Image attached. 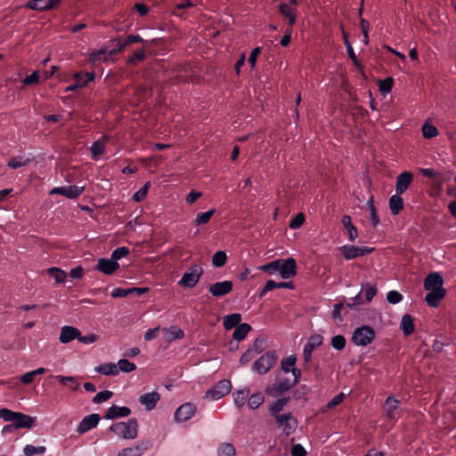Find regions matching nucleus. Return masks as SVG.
<instances>
[{
    "instance_id": "obj_1",
    "label": "nucleus",
    "mask_w": 456,
    "mask_h": 456,
    "mask_svg": "<svg viewBox=\"0 0 456 456\" xmlns=\"http://www.w3.org/2000/svg\"><path fill=\"white\" fill-rule=\"evenodd\" d=\"M142 38L139 36L129 35L126 38L122 39L120 37L113 38L110 40V44L116 46L113 49L108 51L107 47L96 51L90 55L91 61H96L101 59V55H105L109 53L110 55L116 54L118 52H121L126 45L141 42Z\"/></svg>"
},
{
    "instance_id": "obj_2",
    "label": "nucleus",
    "mask_w": 456,
    "mask_h": 456,
    "mask_svg": "<svg viewBox=\"0 0 456 456\" xmlns=\"http://www.w3.org/2000/svg\"><path fill=\"white\" fill-rule=\"evenodd\" d=\"M109 429L123 439H134L138 436V421L135 418H131L127 421L113 423Z\"/></svg>"
},
{
    "instance_id": "obj_3",
    "label": "nucleus",
    "mask_w": 456,
    "mask_h": 456,
    "mask_svg": "<svg viewBox=\"0 0 456 456\" xmlns=\"http://www.w3.org/2000/svg\"><path fill=\"white\" fill-rule=\"evenodd\" d=\"M277 360L276 352L268 351L254 362L252 370L259 375H265L275 365Z\"/></svg>"
},
{
    "instance_id": "obj_4",
    "label": "nucleus",
    "mask_w": 456,
    "mask_h": 456,
    "mask_svg": "<svg viewBox=\"0 0 456 456\" xmlns=\"http://www.w3.org/2000/svg\"><path fill=\"white\" fill-rule=\"evenodd\" d=\"M203 268L199 265H194L188 268V270L183 274L181 280L178 281V285L183 288H194L199 282L200 277L203 274Z\"/></svg>"
},
{
    "instance_id": "obj_5",
    "label": "nucleus",
    "mask_w": 456,
    "mask_h": 456,
    "mask_svg": "<svg viewBox=\"0 0 456 456\" xmlns=\"http://www.w3.org/2000/svg\"><path fill=\"white\" fill-rule=\"evenodd\" d=\"M322 344V337L321 335L311 336L303 349L304 370L309 371L312 367V355L319 346Z\"/></svg>"
},
{
    "instance_id": "obj_6",
    "label": "nucleus",
    "mask_w": 456,
    "mask_h": 456,
    "mask_svg": "<svg viewBox=\"0 0 456 456\" xmlns=\"http://www.w3.org/2000/svg\"><path fill=\"white\" fill-rule=\"evenodd\" d=\"M375 338V331L370 326L363 325L354 330L352 336V341L356 346H367L370 344Z\"/></svg>"
},
{
    "instance_id": "obj_7",
    "label": "nucleus",
    "mask_w": 456,
    "mask_h": 456,
    "mask_svg": "<svg viewBox=\"0 0 456 456\" xmlns=\"http://www.w3.org/2000/svg\"><path fill=\"white\" fill-rule=\"evenodd\" d=\"M231 389V381L228 379H222L218 383H216L213 388L208 389L206 392L205 397L209 398L213 401H217L224 397V395H228Z\"/></svg>"
},
{
    "instance_id": "obj_8",
    "label": "nucleus",
    "mask_w": 456,
    "mask_h": 456,
    "mask_svg": "<svg viewBox=\"0 0 456 456\" xmlns=\"http://www.w3.org/2000/svg\"><path fill=\"white\" fill-rule=\"evenodd\" d=\"M400 403L401 402L393 395L387 397L383 410L388 419L395 421L399 419L401 415Z\"/></svg>"
},
{
    "instance_id": "obj_9",
    "label": "nucleus",
    "mask_w": 456,
    "mask_h": 456,
    "mask_svg": "<svg viewBox=\"0 0 456 456\" xmlns=\"http://www.w3.org/2000/svg\"><path fill=\"white\" fill-rule=\"evenodd\" d=\"M275 419L278 426L282 428L287 436L294 432L298 424L297 419L290 412L277 415Z\"/></svg>"
},
{
    "instance_id": "obj_10",
    "label": "nucleus",
    "mask_w": 456,
    "mask_h": 456,
    "mask_svg": "<svg viewBox=\"0 0 456 456\" xmlns=\"http://www.w3.org/2000/svg\"><path fill=\"white\" fill-rule=\"evenodd\" d=\"M279 273L282 279H291L297 274V263L293 257L280 259Z\"/></svg>"
},
{
    "instance_id": "obj_11",
    "label": "nucleus",
    "mask_w": 456,
    "mask_h": 456,
    "mask_svg": "<svg viewBox=\"0 0 456 456\" xmlns=\"http://www.w3.org/2000/svg\"><path fill=\"white\" fill-rule=\"evenodd\" d=\"M413 180L411 172L405 171L400 174L396 178V195L392 196L389 200H402L400 195L403 193Z\"/></svg>"
},
{
    "instance_id": "obj_12",
    "label": "nucleus",
    "mask_w": 456,
    "mask_h": 456,
    "mask_svg": "<svg viewBox=\"0 0 456 456\" xmlns=\"http://www.w3.org/2000/svg\"><path fill=\"white\" fill-rule=\"evenodd\" d=\"M372 250L373 248L368 247H356L352 245H345L340 248L342 255L347 260H351L358 256H364L368 253H370Z\"/></svg>"
},
{
    "instance_id": "obj_13",
    "label": "nucleus",
    "mask_w": 456,
    "mask_h": 456,
    "mask_svg": "<svg viewBox=\"0 0 456 456\" xmlns=\"http://www.w3.org/2000/svg\"><path fill=\"white\" fill-rule=\"evenodd\" d=\"M233 283L231 281H217L208 288L209 292L215 297H222L232 291Z\"/></svg>"
},
{
    "instance_id": "obj_14",
    "label": "nucleus",
    "mask_w": 456,
    "mask_h": 456,
    "mask_svg": "<svg viewBox=\"0 0 456 456\" xmlns=\"http://www.w3.org/2000/svg\"><path fill=\"white\" fill-rule=\"evenodd\" d=\"M196 412V406L193 403H186L182 404L175 412V419L177 422L189 420Z\"/></svg>"
},
{
    "instance_id": "obj_15",
    "label": "nucleus",
    "mask_w": 456,
    "mask_h": 456,
    "mask_svg": "<svg viewBox=\"0 0 456 456\" xmlns=\"http://www.w3.org/2000/svg\"><path fill=\"white\" fill-rule=\"evenodd\" d=\"M100 421V416L97 413H92L90 415L86 416L80 421L79 425L77 428V432L80 435L85 434L91 430L92 428L97 427Z\"/></svg>"
},
{
    "instance_id": "obj_16",
    "label": "nucleus",
    "mask_w": 456,
    "mask_h": 456,
    "mask_svg": "<svg viewBox=\"0 0 456 456\" xmlns=\"http://www.w3.org/2000/svg\"><path fill=\"white\" fill-rule=\"evenodd\" d=\"M443 285L444 278L438 273H431L428 274L424 280V289L428 291L435 289H444Z\"/></svg>"
},
{
    "instance_id": "obj_17",
    "label": "nucleus",
    "mask_w": 456,
    "mask_h": 456,
    "mask_svg": "<svg viewBox=\"0 0 456 456\" xmlns=\"http://www.w3.org/2000/svg\"><path fill=\"white\" fill-rule=\"evenodd\" d=\"M61 0H29L25 6L30 10L47 11L56 7Z\"/></svg>"
},
{
    "instance_id": "obj_18",
    "label": "nucleus",
    "mask_w": 456,
    "mask_h": 456,
    "mask_svg": "<svg viewBox=\"0 0 456 456\" xmlns=\"http://www.w3.org/2000/svg\"><path fill=\"white\" fill-rule=\"evenodd\" d=\"M119 268V264L114 261L111 257L109 258H99L96 270L106 274L111 275Z\"/></svg>"
},
{
    "instance_id": "obj_19",
    "label": "nucleus",
    "mask_w": 456,
    "mask_h": 456,
    "mask_svg": "<svg viewBox=\"0 0 456 456\" xmlns=\"http://www.w3.org/2000/svg\"><path fill=\"white\" fill-rule=\"evenodd\" d=\"M131 414L130 408L126 406L111 405L105 412L104 418L107 419H116L127 417Z\"/></svg>"
},
{
    "instance_id": "obj_20",
    "label": "nucleus",
    "mask_w": 456,
    "mask_h": 456,
    "mask_svg": "<svg viewBox=\"0 0 456 456\" xmlns=\"http://www.w3.org/2000/svg\"><path fill=\"white\" fill-rule=\"evenodd\" d=\"M84 190V187H78L76 185H69L68 187L54 188L51 191V194H61L63 197L69 199H75L78 197Z\"/></svg>"
},
{
    "instance_id": "obj_21",
    "label": "nucleus",
    "mask_w": 456,
    "mask_h": 456,
    "mask_svg": "<svg viewBox=\"0 0 456 456\" xmlns=\"http://www.w3.org/2000/svg\"><path fill=\"white\" fill-rule=\"evenodd\" d=\"M159 400L160 395L157 391L143 394L139 397L140 403L144 405L147 411L155 409Z\"/></svg>"
},
{
    "instance_id": "obj_22",
    "label": "nucleus",
    "mask_w": 456,
    "mask_h": 456,
    "mask_svg": "<svg viewBox=\"0 0 456 456\" xmlns=\"http://www.w3.org/2000/svg\"><path fill=\"white\" fill-rule=\"evenodd\" d=\"M79 336L80 330L77 328L72 326H64L61 330L60 341L63 344H67L75 338L78 339Z\"/></svg>"
},
{
    "instance_id": "obj_23",
    "label": "nucleus",
    "mask_w": 456,
    "mask_h": 456,
    "mask_svg": "<svg viewBox=\"0 0 456 456\" xmlns=\"http://www.w3.org/2000/svg\"><path fill=\"white\" fill-rule=\"evenodd\" d=\"M279 12L288 20L290 27L294 26L297 21V10L289 4L282 3L278 6Z\"/></svg>"
},
{
    "instance_id": "obj_24",
    "label": "nucleus",
    "mask_w": 456,
    "mask_h": 456,
    "mask_svg": "<svg viewBox=\"0 0 456 456\" xmlns=\"http://www.w3.org/2000/svg\"><path fill=\"white\" fill-rule=\"evenodd\" d=\"M429 292L425 297V301L431 307H437L441 300L445 297V289L428 290Z\"/></svg>"
},
{
    "instance_id": "obj_25",
    "label": "nucleus",
    "mask_w": 456,
    "mask_h": 456,
    "mask_svg": "<svg viewBox=\"0 0 456 456\" xmlns=\"http://www.w3.org/2000/svg\"><path fill=\"white\" fill-rule=\"evenodd\" d=\"M35 423V418L21 412H17V416L13 421V428L15 429L20 428H31Z\"/></svg>"
},
{
    "instance_id": "obj_26",
    "label": "nucleus",
    "mask_w": 456,
    "mask_h": 456,
    "mask_svg": "<svg viewBox=\"0 0 456 456\" xmlns=\"http://www.w3.org/2000/svg\"><path fill=\"white\" fill-rule=\"evenodd\" d=\"M341 224L345 230L346 231L348 240L350 241H354L358 237L357 228L352 223L351 216L348 215H344L341 218Z\"/></svg>"
},
{
    "instance_id": "obj_27",
    "label": "nucleus",
    "mask_w": 456,
    "mask_h": 456,
    "mask_svg": "<svg viewBox=\"0 0 456 456\" xmlns=\"http://www.w3.org/2000/svg\"><path fill=\"white\" fill-rule=\"evenodd\" d=\"M146 449L147 445H144V443H141L120 450L118 452V456H141Z\"/></svg>"
},
{
    "instance_id": "obj_28",
    "label": "nucleus",
    "mask_w": 456,
    "mask_h": 456,
    "mask_svg": "<svg viewBox=\"0 0 456 456\" xmlns=\"http://www.w3.org/2000/svg\"><path fill=\"white\" fill-rule=\"evenodd\" d=\"M75 79L77 80V83L73 86L67 87L66 91H72L77 87L86 86L88 82L94 79V74L88 72L85 74L77 73L75 75Z\"/></svg>"
},
{
    "instance_id": "obj_29",
    "label": "nucleus",
    "mask_w": 456,
    "mask_h": 456,
    "mask_svg": "<svg viewBox=\"0 0 456 456\" xmlns=\"http://www.w3.org/2000/svg\"><path fill=\"white\" fill-rule=\"evenodd\" d=\"M109 137L104 135L101 140L94 142L91 147L92 157L97 159L104 152L105 144Z\"/></svg>"
},
{
    "instance_id": "obj_30",
    "label": "nucleus",
    "mask_w": 456,
    "mask_h": 456,
    "mask_svg": "<svg viewBox=\"0 0 456 456\" xmlns=\"http://www.w3.org/2000/svg\"><path fill=\"white\" fill-rule=\"evenodd\" d=\"M240 321L241 314L239 313H234L224 316L223 324L224 329L229 330L239 326Z\"/></svg>"
},
{
    "instance_id": "obj_31",
    "label": "nucleus",
    "mask_w": 456,
    "mask_h": 456,
    "mask_svg": "<svg viewBox=\"0 0 456 456\" xmlns=\"http://www.w3.org/2000/svg\"><path fill=\"white\" fill-rule=\"evenodd\" d=\"M414 328L413 318L408 314H404L401 322V329L404 336L408 337L411 335L414 332Z\"/></svg>"
},
{
    "instance_id": "obj_32",
    "label": "nucleus",
    "mask_w": 456,
    "mask_h": 456,
    "mask_svg": "<svg viewBox=\"0 0 456 456\" xmlns=\"http://www.w3.org/2000/svg\"><path fill=\"white\" fill-rule=\"evenodd\" d=\"M295 385L292 383V381L289 379H284L277 383H274L273 385V390L276 392L278 395H282L289 390H290L291 387H293Z\"/></svg>"
},
{
    "instance_id": "obj_33",
    "label": "nucleus",
    "mask_w": 456,
    "mask_h": 456,
    "mask_svg": "<svg viewBox=\"0 0 456 456\" xmlns=\"http://www.w3.org/2000/svg\"><path fill=\"white\" fill-rule=\"evenodd\" d=\"M251 330V326L248 323H241L235 328L232 334V338L237 341L245 339L248 333Z\"/></svg>"
},
{
    "instance_id": "obj_34",
    "label": "nucleus",
    "mask_w": 456,
    "mask_h": 456,
    "mask_svg": "<svg viewBox=\"0 0 456 456\" xmlns=\"http://www.w3.org/2000/svg\"><path fill=\"white\" fill-rule=\"evenodd\" d=\"M166 332V340L171 342L175 339H180L184 337V332L182 329L177 326H171L168 329L165 330Z\"/></svg>"
},
{
    "instance_id": "obj_35",
    "label": "nucleus",
    "mask_w": 456,
    "mask_h": 456,
    "mask_svg": "<svg viewBox=\"0 0 456 456\" xmlns=\"http://www.w3.org/2000/svg\"><path fill=\"white\" fill-rule=\"evenodd\" d=\"M54 379H56L61 384L64 386H68L69 384V387L71 390L76 391L79 388L80 383L77 380L75 377L72 376H61V375H56L54 376Z\"/></svg>"
},
{
    "instance_id": "obj_36",
    "label": "nucleus",
    "mask_w": 456,
    "mask_h": 456,
    "mask_svg": "<svg viewBox=\"0 0 456 456\" xmlns=\"http://www.w3.org/2000/svg\"><path fill=\"white\" fill-rule=\"evenodd\" d=\"M249 392H250L249 388L246 387V388L238 390L233 394L234 403L238 408L240 409L245 405L247 398L249 395Z\"/></svg>"
},
{
    "instance_id": "obj_37",
    "label": "nucleus",
    "mask_w": 456,
    "mask_h": 456,
    "mask_svg": "<svg viewBox=\"0 0 456 456\" xmlns=\"http://www.w3.org/2000/svg\"><path fill=\"white\" fill-rule=\"evenodd\" d=\"M97 371L106 376H116L118 374L117 364L112 362L102 363L97 368Z\"/></svg>"
},
{
    "instance_id": "obj_38",
    "label": "nucleus",
    "mask_w": 456,
    "mask_h": 456,
    "mask_svg": "<svg viewBox=\"0 0 456 456\" xmlns=\"http://www.w3.org/2000/svg\"><path fill=\"white\" fill-rule=\"evenodd\" d=\"M47 273L52 276L57 283H63L67 277L66 273L58 267L47 269Z\"/></svg>"
},
{
    "instance_id": "obj_39",
    "label": "nucleus",
    "mask_w": 456,
    "mask_h": 456,
    "mask_svg": "<svg viewBox=\"0 0 456 456\" xmlns=\"http://www.w3.org/2000/svg\"><path fill=\"white\" fill-rule=\"evenodd\" d=\"M265 401L263 395L260 392L255 393L250 395L248 400V405L250 409H257Z\"/></svg>"
},
{
    "instance_id": "obj_40",
    "label": "nucleus",
    "mask_w": 456,
    "mask_h": 456,
    "mask_svg": "<svg viewBox=\"0 0 456 456\" xmlns=\"http://www.w3.org/2000/svg\"><path fill=\"white\" fill-rule=\"evenodd\" d=\"M438 129L428 122L422 126V135L425 139H431L438 135Z\"/></svg>"
},
{
    "instance_id": "obj_41",
    "label": "nucleus",
    "mask_w": 456,
    "mask_h": 456,
    "mask_svg": "<svg viewBox=\"0 0 456 456\" xmlns=\"http://www.w3.org/2000/svg\"><path fill=\"white\" fill-rule=\"evenodd\" d=\"M297 362V357L292 354L283 358L281 362V369L285 372L289 373L290 370L295 368L294 365Z\"/></svg>"
},
{
    "instance_id": "obj_42",
    "label": "nucleus",
    "mask_w": 456,
    "mask_h": 456,
    "mask_svg": "<svg viewBox=\"0 0 456 456\" xmlns=\"http://www.w3.org/2000/svg\"><path fill=\"white\" fill-rule=\"evenodd\" d=\"M227 262V255L224 251L219 250L212 256V265L215 267H222Z\"/></svg>"
},
{
    "instance_id": "obj_43",
    "label": "nucleus",
    "mask_w": 456,
    "mask_h": 456,
    "mask_svg": "<svg viewBox=\"0 0 456 456\" xmlns=\"http://www.w3.org/2000/svg\"><path fill=\"white\" fill-rule=\"evenodd\" d=\"M235 448L230 443H224L220 444L217 450L218 456H235Z\"/></svg>"
},
{
    "instance_id": "obj_44",
    "label": "nucleus",
    "mask_w": 456,
    "mask_h": 456,
    "mask_svg": "<svg viewBox=\"0 0 456 456\" xmlns=\"http://www.w3.org/2000/svg\"><path fill=\"white\" fill-rule=\"evenodd\" d=\"M117 366L118 370H121L122 372L125 373H129L136 370V365L126 359H120L118 362Z\"/></svg>"
},
{
    "instance_id": "obj_45",
    "label": "nucleus",
    "mask_w": 456,
    "mask_h": 456,
    "mask_svg": "<svg viewBox=\"0 0 456 456\" xmlns=\"http://www.w3.org/2000/svg\"><path fill=\"white\" fill-rule=\"evenodd\" d=\"M46 451V448L45 446H35L32 444H27L24 449L23 452L26 456H34L37 454H44Z\"/></svg>"
},
{
    "instance_id": "obj_46",
    "label": "nucleus",
    "mask_w": 456,
    "mask_h": 456,
    "mask_svg": "<svg viewBox=\"0 0 456 456\" xmlns=\"http://www.w3.org/2000/svg\"><path fill=\"white\" fill-rule=\"evenodd\" d=\"M215 213V209L208 210L207 212H200L197 215L195 224L197 225L205 224L209 222L210 218Z\"/></svg>"
},
{
    "instance_id": "obj_47",
    "label": "nucleus",
    "mask_w": 456,
    "mask_h": 456,
    "mask_svg": "<svg viewBox=\"0 0 456 456\" xmlns=\"http://www.w3.org/2000/svg\"><path fill=\"white\" fill-rule=\"evenodd\" d=\"M29 159H24L23 157H15L9 160L8 166L13 169L25 167L29 164Z\"/></svg>"
},
{
    "instance_id": "obj_48",
    "label": "nucleus",
    "mask_w": 456,
    "mask_h": 456,
    "mask_svg": "<svg viewBox=\"0 0 456 456\" xmlns=\"http://www.w3.org/2000/svg\"><path fill=\"white\" fill-rule=\"evenodd\" d=\"M279 269H280V259L272 261V262L261 266L262 271H264L265 273H267L268 274H271V275L277 272L279 273Z\"/></svg>"
},
{
    "instance_id": "obj_49",
    "label": "nucleus",
    "mask_w": 456,
    "mask_h": 456,
    "mask_svg": "<svg viewBox=\"0 0 456 456\" xmlns=\"http://www.w3.org/2000/svg\"><path fill=\"white\" fill-rule=\"evenodd\" d=\"M394 79L391 77L379 81V90L383 94H387L392 90Z\"/></svg>"
},
{
    "instance_id": "obj_50",
    "label": "nucleus",
    "mask_w": 456,
    "mask_h": 456,
    "mask_svg": "<svg viewBox=\"0 0 456 456\" xmlns=\"http://www.w3.org/2000/svg\"><path fill=\"white\" fill-rule=\"evenodd\" d=\"M330 345L334 349L341 351L346 346V338L342 335H336L332 337Z\"/></svg>"
},
{
    "instance_id": "obj_51",
    "label": "nucleus",
    "mask_w": 456,
    "mask_h": 456,
    "mask_svg": "<svg viewBox=\"0 0 456 456\" xmlns=\"http://www.w3.org/2000/svg\"><path fill=\"white\" fill-rule=\"evenodd\" d=\"M113 395V393L110 390H104L102 392H99L95 395V396L93 398L94 403H102L103 402L108 401L111 396Z\"/></svg>"
},
{
    "instance_id": "obj_52",
    "label": "nucleus",
    "mask_w": 456,
    "mask_h": 456,
    "mask_svg": "<svg viewBox=\"0 0 456 456\" xmlns=\"http://www.w3.org/2000/svg\"><path fill=\"white\" fill-rule=\"evenodd\" d=\"M305 220V217L304 213H302V212L297 213L290 220L289 228L293 229V230L298 229L304 224Z\"/></svg>"
},
{
    "instance_id": "obj_53",
    "label": "nucleus",
    "mask_w": 456,
    "mask_h": 456,
    "mask_svg": "<svg viewBox=\"0 0 456 456\" xmlns=\"http://www.w3.org/2000/svg\"><path fill=\"white\" fill-rule=\"evenodd\" d=\"M129 254V249L126 247H118L116 249H114L111 253V258L118 262L122 257L126 256Z\"/></svg>"
},
{
    "instance_id": "obj_54",
    "label": "nucleus",
    "mask_w": 456,
    "mask_h": 456,
    "mask_svg": "<svg viewBox=\"0 0 456 456\" xmlns=\"http://www.w3.org/2000/svg\"><path fill=\"white\" fill-rule=\"evenodd\" d=\"M16 416H17L16 411H12L6 408H3L0 410V418L3 419L4 421H9V422L13 423Z\"/></svg>"
},
{
    "instance_id": "obj_55",
    "label": "nucleus",
    "mask_w": 456,
    "mask_h": 456,
    "mask_svg": "<svg viewBox=\"0 0 456 456\" xmlns=\"http://www.w3.org/2000/svg\"><path fill=\"white\" fill-rule=\"evenodd\" d=\"M360 26H361V29H362V32L363 34V43L365 45H367L369 44V28H370V23L368 20H366L365 19L363 18H361L360 19Z\"/></svg>"
},
{
    "instance_id": "obj_56",
    "label": "nucleus",
    "mask_w": 456,
    "mask_h": 456,
    "mask_svg": "<svg viewBox=\"0 0 456 456\" xmlns=\"http://www.w3.org/2000/svg\"><path fill=\"white\" fill-rule=\"evenodd\" d=\"M387 300L390 303V304H397V303H400L402 300H403V295L396 291V290H390L387 294Z\"/></svg>"
},
{
    "instance_id": "obj_57",
    "label": "nucleus",
    "mask_w": 456,
    "mask_h": 456,
    "mask_svg": "<svg viewBox=\"0 0 456 456\" xmlns=\"http://www.w3.org/2000/svg\"><path fill=\"white\" fill-rule=\"evenodd\" d=\"M345 399V394L344 393H339L337 395H335L328 403H327V408L328 409H333L335 408L336 406H338V404H340L343 400Z\"/></svg>"
},
{
    "instance_id": "obj_58",
    "label": "nucleus",
    "mask_w": 456,
    "mask_h": 456,
    "mask_svg": "<svg viewBox=\"0 0 456 456\" xmlns=\"http://www.w3.org/2000/svg\"><path fill=\"white\" fill-rule=\"evenodd\" d=\"M274 289H278V282H276V281H274L273 280H269V281H266L265 285L264 286V288L260 291L259 296L262 297L266 293H268L269 291L273 290Z\"/></svg>"
},
{
    "instance_id": "obj_59",
    "label": "nucleus",
    "mask_w": 456,
    "mask_h": 456,
    "mask_svg": "<svg viewBox=\"0 0 456 456\" xmlns=\"http://www.w3.org/2000/svg\"><path fill=\"white\" fill-rule=\"evenodd\" d=\"M145 58V51L143 49H141L134 53L133 56L128 58L127 64L129 65H135L136 61H142Z\"/></svg>"
},
{
    "instance_id": "obj_60",
    "label": "nucleus",
    "mask_w": 456,
    "mask_h": 456,
    "mask_svg": "<svg viewBox=\"0 0 456 456\" xmlns=\"http://www.w3.org/2000/svg\"><path fill=\"white\" fill-rule=\"evenodd\" d=\"M256 354L253 349L248 348L240 358V362L241 365H245L249 362L254 357Z\"/></svg>"
},
{
    "instance_id": "obj_61",
    "label": "nucleus",
    "mask_w": 456,
    "mask_h": 456,
    "mask_svg": "<svg viewBox=\"0 0 456 456\" xmlns=\"http://www.w3.org/2000/svg\"><path fill=\"white\" fill-rule=\"evenodd\" d=\"M265 341L260 338H257L254 341L253 346L250 348L253 349V351L255 352L256 354H261L265 350Z\"/></svg>"
},
{
    "instance_id": "obj_62",
    "label": "nucleus",
    "mask_w": 456,
    "mask_h": 456,
    "mask_svg": "<svg viewBox=\"0 0 456 456\" xmlns=\"http://www.w3.org/2000/svg\"><path fill=\"white\" fill-rule=\"evenodd\" d=\"M291 455L292 456H305L306 451L300 444H293L291 447Z\"/></svg>"
},
{
    "instance_id": "obj_63",
    "label": "nucleus",
    "mask_w": 456,
    "mask_h": 456,
    "mask_svg": "<svg viewBox=\"0 0 456 456\" xmlns=\"http://www.w3.org/2000/svg\"><path fill=\"white\" fill-rule=\"evenodd\" d=\"M448 345H449V340L447 338L444 340L436 338V339H435V341L433 343V350L436 353H440V352H442L444 346H448Z\"/></svg>"
},
{
    "instance_id": "obj_64",
    "label": "nucleus",
    "mask_w": 456,
    "mask_h": 456,
    "mask_svg": "<svg viewBox=\"0 0 456 456\" xmlns=\"http://www.w3.org/2000/svg\"><path fill=\"white\" fill-rule=\"evenodd\" d=\"M283 410V407L281 406V404L277 401H275L274 403H273L270 406H269V411H270V414L271 416L274 417L276 419V416L277 415H280L279 412Z\"/></svg>"
}]
</instances>
